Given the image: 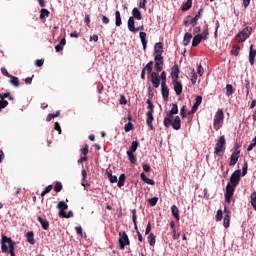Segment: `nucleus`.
I'll return each mask as SVG.
<instances>
[{"label": "nucleus", "instance_id": "79ce46f5", "mask_svg": "<svg viewBox=\"0 0 256 256\" xmlns=\"http://www.w3.org/2000/svg\"><path fill=\"white\" fill-rule=\"evenodd\" d=\"M9 79H10V83L12 85H14V87H19V78L18 77L12 75Z\"/></svg>", "mask_w": 256, "mask_h": 256}, {"label": "nucleus", "instance_id": "58836bf2", "mask_svg": "<svg viewBox=\"0 0 256 256\" xmlns=\"http://www.w3.org/2000/svg\"><path fill=\"white\" fill-rule=\"evenodd\" d=\"M128 155V159L130 161V163H132V165H136L137 164V157L133 155V153L131 152H127Z\"/></svg>", "mask_w": 256, "mask_h": 256}, {"label": "nucleus", "instance_id": "ddd939ff", "mask_svg": "<svg viewBox=\"0 0 256 256\" xmlns=\"http://www.w3.org/2000/svg\"><path fill=\"white\" fill-rule=\"evenodd\" d=\"M183 25L184 27H189V25H192V27H195V25H197V21L193 16H186L184 18Z\"/></svg>", "mask_w": 256, "mask_h": 256}, {"label": "nucleus", "instance_id": "a211bd4d", "mask_svg": "<svg viewBox=\"0 0 256 256\" xmlns=\"http://www.w3.org/2000/svg\"><path fill=\"white\" fill-rule=\"evenodd\" d=\"M255 57H256V50L253 49V45H251L250 50H249V63H250V65H255Z\"/></svg>", "mask_w": 256, "mask_h": 256}, {"label": "nucleus", "instance_id": "052dcab7", "mask_svg": "<svg viewBox=\"0 0 256 256\" xmlns=\"http://www.w3.org/2000/svg\"><path fill=\"white\" fill-rule=\"evenodd\" d=\"M54 129L58 131L59 135H61V125L59 124V122H55Z\"/></svg>", "mask_w": 256, "mask_h": 256}, {"label": "nucleus", "instance_id": "f257e3e1", "mask_svg": "<svg viewBox=\"0 0 256 256\" xmlns=\"http://www.w3.org/2000/svg\"><path fill=\"white\" fill-rule=\"evenodd\" d=\"M179 113V107L177 103L172 104L171 110L167 113L166 117L164 118L163 125L164 127H172L174 131H179L181 129V117L176 116L173 119V115H177Z\"/></svg>", "mask_w": 256, "mask_h": 256}, {"label": "nucleus", "instance_id": "f03ea898", "mask_svg": "<svg viewBox=\"0 0 256 256\" xmlns=\"http://www.w3.org/2000/svg\"><path fill=\"white\" fill-rule=\"evenodd\" d=\"M15 245L17 243L13 241L11 238L2 235V241H1V250L2 253H9L15 251Z\"/></svg>", "mask_w": 256, "mask_h": 256}, {"label": "nucleus", "instance_id": "6e6552de", "mask_svg": "<svg viewBox=\"0 0 256 256\" xmlns=\"http://www.w3.org/2000/svg\"><path fill=\"white\" fill-rule=\"evenodd\" d=\"M241 181V170H235L230 177V185L237 187Z\"/></svg>", "mask_w": 256, "mask_h": 256}, {"label": "nucleus", "instance_id": "bb28decb", "mask_svg": "<svg viewBox=\"0 0 256 256\" xmlns=\"http://www.w3.org/2000/svg\"><path fill=\"white\" fill-rule=\"evenodd\" d=\"M115 25L116 27H121V25H123V21L121 20V12H119V10L115 12Z\"/></svg>", "mask_w": 256, "mask_h": 256}, {"label": "nucleus", "instance_id": "1a4fd4ad", "mask_svg": "<svg viewBox=\"0 0 256 256\" xmlns=\"http://www.w3.org/2000/svg\"><path fill=\"white\" fill-rule=\"evenodd\" d=\"M150 77L154 89H159V85H161V77L159 76V72H152Z\"/></svg>", "mask_w": 256, "mask_h": 256}, {"label": "nucleus", "instance_id": "4c0bfd02", "mask_svg": "<svg viewBox=\"0 0 256 256\" xmlns=\"http://www.w3.org/2000/svg\"><path fill=\"white\" fill-rule=\"evenodd\" d=\"M239 51H241V47L239 45H234L231 50V55H234L235 57H239Z\"/></svg>", "mask_w": 256, "mask_h": 256}, {"label": "nucleus", "instance_id": "e433bc0d", "mask_svg": "<svg viewBox=\"0 0 256 256\" xmlns=\"http://www.w3.org/2000/svg\"><path fill=\"white\" fill-rule=\"evenodd\" d=\"M143 69L147 71L148 75H151L153 73V61L148 62Z\"/></svg>", "mask_w": 256, "mask_h": 256}, {"label": "nucleus", "instance_id": "f3484780", "mask_svg": "<svg viewBox=\"0 0 256 256\" xmlns=\"http://www.w3.org/2000/svg\"><path fill=\"white\" fill-rule=\"evenodd\" d=\"M154 55L155 56H163V42H158L154 46Z\"/></svg>", "mask_w": 256, "mask_h": 256}, {"label": "nucleus", "instance_id": "603ef678", "mask_svg": "<svg viewBox=\"0 0 256 256\" xmlns=\"http://www.w3.org/2000/svg\"><path fill=\"white\" fill-rule=\"evenodd\" d=\"M52 189H53V185H48V186L44 189V191H42L41 197H45V195H47V193H51Z\"/></svg>", "mask_w": 256, "mask_h": 256}, {"label": "nucleus", "instance_id": "b1692460", "mask_svg": "<svg viewBox=\"0 0 256 256\" xmlns=\"http://www.w3.org/2000/svg\"><path fill=\"white\" fill-rule=\"evenodd\" d=\"M128 30L131 33H135V18L134 17H129L128 19Z\"/></svg>", "mask_w": 256, "mask_h": 256}, {"label": "nucleus", "instance_id": "338daca9", "mask_svg": "<svg viewBox=\"0 0 256 256\" xmlns=\"http://www.w3.org/2000/svg\"><path fill=\"white\" fill-rule=\"evenodd\" d=\"M151 233V222H148L145 230V235H149Z\"/></svg>", "mask_w": 256, "mask_h": 256}, {"label": "nucleus", "instance_id": "412c9836", "mask_svg": "<svg viewBox=\"0 0 256 256\" xmlns=\"http://www.w3.org/2000/svg\"><path fill=\"white\" fill-rule=\"evenodd\" d=\"M106 175L110 181V183H117V176H113V170L111 169H106Z\"/></svg>", "mask_w": 256, "mask_h": 256}, {"label": "nucleus", "instance_id": "e2e57ef3", "mask_svg": "<svg viewBox=\"0 0 256 256\" xmlns=\"http://www.w3.org/2000/svg\"><path fill=\"white\" fill-rule=\"evenodd\" d=\"M191 83L192 85H195V83H197V73L195 72L192 74Z\"/></svg>", "mask_w": 256, "mask_h": 256}, {"label": "nucleus", "instance_id": "49530a36", "mask_svg": "<svg viewBox=\"0 0 256 256\" xmlns=\"http://www.w3.org/2000/svg\"><path fill=\"white\" fill-rule=\"evenodd\" d=\"M180 117H182V119H185V117H187V106L183 105L180 109Z\"/></svg>", "mask_w": 256, "mask_h": 256}, {"label": "nucleus", "instance_id": "c756f323", "mask_svg": "<svg viewBox=\"0 0 256 256\" xmlns=\"http://www.w3.org/2000/svg\"><path fill=\"white\" fill-rule=\"evenodd\" d=\"M229 225H231V216L229 214H225L223 219V227H225V229H229Z\"/></svg>", "mask_w": 256, "mask_h": 256}, {"label": "nucleus", "instance_id": "2eb2a0df", "mask_svg": "<svg viewBox=\"0 0 256 256\" xmlns=\"http://www.w3.org/2000/svg\"><path fill=\"white\" fill-rule=\"evenodd\" d=\"M170 75H171L172 81L179 80V65L175 64L172 67Z\"/></svg>", "mask_w": 256, "mask_h": 256}, {"label": "nucleus", "instance_id": "423d86ee", "mask_svg": "<svg viewBox=\"0 0 256 256\" xmlns=\"http://www.w3.org/2000/svg\"><path fill=\"white\" fill-rule=\"evenodd\" d=\"M119 247L121 250L125 249L126 245H131V241H129V236L125 231L119 233Z\"/></svg>", "mask_w": 256, "mask_h": 256}, {"label": "nucleus", "instance_id": "f704fd0d", "mask_svg": "<svg viewBox=\"0 0 256 256\" xmlns=\"http://www.w3.org/2000/svg\"><path fill=\"white\" fill-rule=\"evenodd\" d=\"M148 243L150 245V247H155V243H156V236L153 233H150L148 236Z\"/></svg>", "mask_w": 256, "mask_h": 256}, {"label": "nucleus", "instance_id": "a19ab883", "mask_svg": "<svg viewBox=\"0 0 256 256\" xmlns=\"http://www.w3.org/2000/svg\"><path fill=\"white\" fill-rule=\"evenodd\" d=\"M58 209H60V211H65L69 208V205H67V203H65V201H60L57 205Z\"/></svg>", "mask_w": 256, "mask_h": 256}, {"label": "nucleus", "instance_id": "aec40b11", "mask_svg": "<svg viewBox=\"0 0 256 256\" xmlns=\"http://www.w3.org/2000/svg\"><path fill=\"white\" fill-rule=\"evenodd\" d=\"M25 237L30 245H35V233L33 231L27 232Z\"/></svg>", "mask_w": 256, "mask_h": 256}, {"label": "nucleus", "instance_id": "cd10ccee", "mask_svg": "<svg viewBox=\"0 0 256 256\" xmlns=\"http://www.w3.org/2000/svg\"><path fill=\"white\" fill-rule=\"evenodd\" d=\"M171 211H172V215L176 219V221H179V219H181V216H179V208H177L176 205H172Z\"/></svg>", "mask_w": 256, "mask_h": 256}, {"label": "nucleus", "instance_id": "13d9d810", "mask_svg": "<svg viewBox=\"0 0 256 256\" xmlns=\"http://www.w3.org/2000/svg\"><path fill=\"white\" fill-rule=\"evenodd\" d=\"M7 105H9V102L7 101V100H5V99H1L0 100V107L2 108V109H5V107H7Z\"/></svg>", "mask_w": 256, "mask_h": 256}, {"label": "nucleus", "instance_id": "ea45409f", "mask_svg": "<svg viewBox=\"0 0 256 256\" xmlns=\"http://www.w3.org/2000/svg\"><path fill=\"white\" fill-rule=\"evenodd\" d=\"M127 179V177L125 176V174H121L119 177V181H118V187L121 188L123 186H125V180Z\"/></svg>", "mask_w": 256, "mask_h": 256}, {"label": "nucleus", "instance_id": "a878e982", "mask_svg": "<svg viewBox=\"0 0 256 256\" xmlns=\"http://www.w3.org/2000/svg\"><path fill=\"white\" fill-rule=\"evenodd\" d=\"M131 213H132V221L134 223V229L137 233V231H139V227L137 226V209H132Z\"/></svg>", "mask_w": 256, "mask_h": 256}, {"label": "nucleus", "instance_id": "c9c22d12", "mask_svg": "<svg viewBox=\"0 0 256 256\" xmlns=\"http://www.w3.org/2000/svg\"><path fill=\"white\" fill-rule=\"evenodd\" d=\"M49 15H50L49 10H47L45 8H42L40 10V19H47V17H49Z\"/></svg>", "mask_w": 256, "mask_h": 256}, {"label": "nucleus", "instance_id": "7ed1b4c3", "mask_svg": "<svg viewBox=\"0 0 256 256\" xmlns=\"http://www.w3.org/2000/svg\"><path fill=\"white\" fill-rule=\"evenodd\" d=\"M227 145V141L225 140V136L222 135L216 142L214 153L218 155V157H223L225 155V147Z\"/></svg>", "mask_w": 256, "mask_h": 256}, {"label": "nucleus", "instance_id": "0eeeda50", "mask_svg": "<svg viewBox=\"0 0 256 256\" xmlns=\"http://www.w3.org/2000/svg\"><path fill=\"white\" fill-rule=\"evenodd\" d=\"M235 187L231 183H228L226 186V192H225V200L226 203H231V198L233 197V194L235 193Z\"/></svg>", "mask_w": 256, "mask_h": 256}, {"label": "nucleus", "instance_id": "7c9ffc66", "mask_svg": "<svg viewBox=\"0 0 256 256\" xmlns=\"http://www.w3.org/2000/svg\"><path fill=\"white\" fill-rule=\"evenodd\" d=\"M132 15V17L134 19H137L138 21H141V19H143V16H141V11H139L137 8H133Z\"/></svg>", "mask_w": 256, "mask_h": 256}, {"label": "nucleus", "instance_id": "473e14b6", "mask_svg": "<svg viewBox=\"0 0 256 256\" xmlns=\"http://www.w3.org/2000/svg\"><path fill=\"white\" fill-rule=\"evenodd\" d=\"M138 147H139V142L138 141H133L129 150L127 151V153H135V151H137Z\"/></svg>", "mask_w": 256, "mask_h": 256}, {"label": "nucleus", "instance_id": "6e6d98bb", "mask_svg": "<svg viewBox=\"0 0 256 256\" xmlns=\"http://www.w3.org/2000/svg\"><path fill=\"white\" fill-rule=\"evenodd\" d=\"M81 153L82 155L87 157V154L89 153V145H85L82 149H81Z\"/></svg>", "mask_w": 256, "mask_h": 256}, {"label": "nucleus", "instance_id": "dca6fc26", "mask_svg": "<svg viewBox=\"0 0 256 256\" xmlns=\"http://www.w3.org/2000/svg\"><path fill=\"white\" fill-rule=\"evenodd\" d=\"M161 94L164 101H169V87L167 84H161Z\"/></svg>", "mask_w": 256, "mask_h": 256}, {"label": "nucleus", "instance_id": "2f4dec72", "mask_svg": "<svg viewBox=\"0 0 256 256\" xmlns=\"http://www.w3.org/2000/svg\"><path fill=\"white\" fill-rule=\"evenodd\" d=\"M193 7V0H187L186 3L182 5V11H189Z\"/></svg>", "mask_w": 256, "mask_h": 256}, {"label": "nucleus", "instance_id": "09e8293b", "mask_svg": "<svg viewBox=\"0 0 256 256\" xmlns=\"http://www.w3.org/2000/svg\"><path fill=\"white\" fill-rule=\"evenodd\" d=\"M62 190H63V184H61V182H56L54 186V191L56 193H61Z\"/></svg>", "mask_w": 256, "mask_h": 256}, {"label": "nucleus", "instance_id": "c85d7f7f", "mask_svg": "<svg viewBox=\"0 0 256 256\" xmlns=\"http://www.w3.org/2000/svg\"><path fill=\"white\" fill-rule=\"evenodd\" d=\"M141 179L144 181V183H147V185H155V180L149 179L145 173L140 174Z\"/></svg>", "mask_w": 256, "mask_h": 256}, {"label": "nucleus", "instance_id": "8fccbe9b", "mask_svg": "<svg viewBox=\"0 0 256 256\" xmlns=\"http://www.w3.org/2000/svg\"><path fill=\"white\" fill-rule=\"evenodd\" d=\"M222 219H223V210L219 209L217 210L215 220L219 222V221H222Z\"/></svg>", "mask_w": 256, "mask_h": 256}, {"label": "nucleus", "instance_id": "c03bdc74", "mask_svg": "<svg viewBox=\"0 0 256 256\" xmlns=\"http://www.w3.org/2000/svg\"><path fill=\"white\" fill-rule=\"evenodd\" d=\"M161 85H167V72L163 71L160 74Z\"/></svg>", "mask_w": 256, "mask_h": 256}, {"label": "nucleus", "instance_id": "bf43d9fd", "mask_svg": "<svg viewBox=\"0 0 256 256\" xmlns=\"http://www.w3.org/2000/svg\"><path fill=\"white\" fill-rule=\"evenodd\" d=\"M195 105H197L199 107V105H201V103H203V97L202 96H197L195 99Z\"/></svg>", "mask_w": 256, "mask_h": 256}, {"label": "nucleus", "instance_id": "6ab92c4d", "mask_svg": "<svg viewBox=\"0 0 256 256\" xmlns=\"http://www.w3.org/2000/svg\"><path fill=\"white\" fill-rule=\"evenodd\" d=\"M37 221H39L44 231H47V229H49V222L47 221V219H43L41 216H38Z\"/></svg>", "mask_w": 256, "mask_h": 256}, {"label": "nucleus", "instance_id": "680f3d73", "mask_svg": "<svg viewBox=\"0 0 256 256\" xmlns=\"http://www.w3.org/2000/svg\"><path fill=\"white\" fill-rule=\"evenodd\" d=\"M1 73H2V75H4L5 77H8V78H10L12 76L11 74H9V72L5 68H1Z\"/></svg>", "mask_w": 256, "mask_h": 256}, {"label": "nucleus", "instance_id": "3c124183", "mask_svg": "<svg viewBox=\"0 0 256 256\" xmlns=\"http://www.w3.org/2000/svg\"><path fill=\"white\" fill-rule=\"evenodd\" d=\"M134 127H133V123L128 122L127 124H125L124 126V131L125 133H129V131H133Z\"/></svg>", "mask_w": 256, "mask_h": 256}, {"label": "nucleus", "instance_id": "4be33fe9", "mask_svg": "<svg viewBox=\"0 0 256 256\" xmlns=\"http://www.w3.org/2000/svg\"><path fill=\"white\" fill-rule=\"evenodd\" d=\"M191 39H193V34L186 32L184 34V38H183L184 47H187V45H189L191 43Z\"/></svg>", "mask_w": 256, "mask_h": 256}, {"label": "nucleus", "instance_id": "774afa93", "mask_svg": "<svg viewBox=\"0 0 256 256\" xmlns=\"http://www.w3.org/2000/svg\"><path fill=\"white\" fill-rule=\"evenodd\" d=\"M197 73H198V75H200V77L203 76V73H204L203 66H201V65L198 66Z\"/></svg>", "mask_w": 256, "mask_h": 256}, {"label": "nucleus", "instance_id": "4468645a", "mask_svg": "<svg viewBox=\"0 0 256 256\" xmlns=\"http://www.w3.org/2000/svg\"><path fill=\"white\" fill-rule=\"evenodd\" d=\"M146 117V124L149 127L150 131H153L155 129V127H153V121L155 119L153 117V112H147Z\"/></svg>", "mask_w": 256, "mask_h": 256}, {"label": "nucleus", "instance_id": "20e7f679", "mask_svg": "<svg viewBox=\"0 0 256 256\" xmlns=\"http://www.w3.org/2000/svg\"><path fill=\"white\" fill-rule=\"evenodd\" d=\"M224 120H225V114L223 113V110L218 109V111L215 114L214 124H213L215 131H219V129L223 127Z\"/></svg>", "mask_w": 256, "mask_h": 256}, {"label": "nucleus", "instance_id": "9d476101", "mask_svg": "<svg viewBox=\"0 0 256 256\" xmlns=\"http://www.w3.org/2000/svg\"><path fill=\"white\" fill-rule=\"evenodd\" d=\"M154 61H155V71H157V73H161V71H163V65H164V60H163V56L159 55V56H154Z\"/></svg>", "mask_w": 256, "mask_h": 256}, {"label": "nucleus", "instance_id": "0e129e2a", "mask_svg": "<svg viewBox=\"0 0 256 256\" xmlns=\"http://www.w3.org/2000/svg\"><path fill=\"white\" fill-rule=\"evenodd\" d=\"M44 63H45V60H42V59L35 61L36 67H43Z\"/></svg>", "mask_w": 256, "mask_h": 256}, {"label": "nucleus", "instance_id": "4d7b16f0", "mask_svg": "<svg viewBox=\"0 0 256 256\" xmlns=\"http://www.w3.org/2000/svg\"><path fill=\"white\" fill-rule=\"evenodd\" d=\"M139 7H140V9H144V11H147V0H142L139 3Z\"/></svg>", "mask_w": 256, "mask_h": 256}, {"label": "nucleus", "instance_id": "5fc2aeb1", "mask_svg": "<svg viewBox=\"0 0 256 256\" xmlns=\"http://www.w3.org/2000/svg\"><path fill=\"white\" fill-rule=\"evenodd\" d=\"M247 169H249V164L247 162H244V165L242 167V177H245V175H247Z\"/></svg>", "mask_w": 256, "mask_h": 256}, {"label": "nucleus", "instance_id": "864d4df0", "mask_svg": "<svg viewBox=\"0 0 256 256\" xmlns=\"http://www.w3.org/2000/svg\"><path fill=\"white\" fill-rule=\"evenodd\" d=\"M0 99H9L10 101H13L15 98H13V96H11V93L6 92L3 95H1Z\"/></svg>", "mask_w": 256, "mask_h": 256}, {"label": "nucleus", "instance_id": "f8f14e48", "mask_svg": "<svg viewBox=\"0 0 256 256\" xmlns=\"http://www.w3.org/2000/svg\"><path fill=\"white\" fill-rule=\"evenodd\" d=\"M172 84L176 95H181L183 93V84L179 80H172Z\"/></svg>", "mask_w": 256, "mask_h": 256}, {"label": "nucleus", "instance_id": "393cba45", "mask_svg": "<svg viewBox=\"0 0 256 256\" xmlns=\"http://www.w3.org/2000/svg\"><path fill=\"white\" fill-rule=\"evenodd\" d=\"M201 41H203V35L197 34L196 36L193 37L192 47H197L199 43H201Z\"/></svg>", "mask_w": 256, "mask_h": 256}, {"label": "nucleus", "instance_id": "69168bd1", "mask_svg": "<svg viewBox=\"0 0 256 256\" xmlns=\"http://www.w3.org/2000/svg\"><path fill=\"white\" fill-rule=\"evenodd\" d=\"M58 215H59V217H62L63 219H67V212H65V210H60Z\"/></svg>", "mask_w": 256, "mask_h": 256}, {"label": "nucleus", "instance_id": "37998d69", "mask_svg": "<svg viewBox=\"0 0 256 256\" xmlns=\"http://www.w3.org/2000/svg\"><path fill=\"white\" fill-rule=\"evenodd\" d=\"M146 103L148 105L147 106L148 112L153 113L155 111V106L153 105V102H151V99H147Z\"/></svg>", "mask_w": 256, "mask_h": 256}, {"label": "nucleus", "instance_id": "9b49d317", "mask_svg": "<svg viewBox=\"0 0 256 256\" xmlns=\"http://www.w3.org/2000/svg\"><path fill=\"white\" fill-rule=\"evenodd\" d=\"M239 155H241V150L235 149L230 157L229 166L233 167L237 165V161H239Z\"/></svg>", "mask_w": 256, "mask_h": 256}, {"label": "nucleus", "instance_id": "72a5a7b5", "mask_svg": "<svg viewBox=\"0 0 256 256\" xmlns=\"http://www.w3.org/2000/svg\"><path fill=\"white\" fill-rule=\"evenodd\" d=\"M233 93H235V88H233V85L227 84L226 85V96L231 97V95H233Z\"/></svg>", "mask_w": 256, "mask_h": 256}, {"label": "nucleus", "instance_id": "de8ad7c7", "mask_svg": "<svg viewBox=\"0 0 256 256\" xmlns=\"http://www.w3.org/2000/svg\"><path fill=\"white\" fill-rule=\"evenodd\" d=\"M159 201L158 197H153L148 199V203L150 205V207H155V205H157V202Z\"/></svg>", "mask_w": 256, "mask_h": 256}, {"label": "nucleus", "instance_id": "39448f33", "mask_svg": "<svg viewBox=\"0 0 256 256\" xmlns=\"http://www.w3.org/2000/svg\"><path fill=\"white\" fill-rule=\"evenodd\" d=\"M251 31H253V28L247 26L236 35L235 39L238 41V43H243L249 39L251 36Z\"/></svg>", "mask_w": 256, "mask_h": 256}, {"label": "nucleus", "instance_id": "a18cd8bd", "mask_svg": "<svg viewBox=\"0 0 256 256\" xmlns=\"http://www.w3.org/2000/svg\"><path fill=\"white\" fill-rule=\"evenodd\" d=\"M251 199V205L254 209V211H256V192H253L250 196Z\"/></svg>", "mask_w": 256, "mask_h": 256}, {"label": "nucleus", "instance_id": "5701e85b", "mask_svg": "<svg viewBox=\"0 0 256 256\" xmlns=\"http://www.w3.org/2000/svg\"><path fill=\"white\" fill-rule=\"evenodd\" d=\"M140 39L143 46V51H147V33L140 32Z\"/></svg>", "mask_w": 256, "mask_h": 256}]
</instances>
